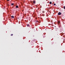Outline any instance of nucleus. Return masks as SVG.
<instances>
[{"label": "nucleus", "instance_id": "nucleus-1", "mask_svg": "<svg viewBox=\"0 0 65 65\" xmlns=\"http://www.w3.org/2000/svg\"><path fill=\"white\" fill-rule=\"evenodd\" d=\"M61 14H62V13H61L60 12H59L58 13V15H61Z\"/></svg>", "mask_w": 65, "mask_h": 65}, {"label": "nucleus", "instance_id": "nucleus-2", "mask_svg": "<svg viewBox=\"0 0 65 65\" xmlns=\"http://www.w3.org/2000/svg\"><path fill=\"white\" fill-rule=\"evenodd\" d=\"M11 18H12V19H14V16H11Z\"/></svg>", "mask_w": 65, "mask_h": 65}, {"label": "nucleus", "instance_id": "nucleus-3", "mask_svg": "<svg viewBox=\"0 0 65 65\" xmlns=\"http://www.w3.org/2000/svg\"><path fill=\"white\" fill-rule=\"evenodd\" d=\"M35 1H34L33 2V3H34V4H35Z\"/></svg>", "mask_w": 65, "mask_h": 65}, {"label": "nucleus", "instance_id": "nucleus-4", "mask_svg": "<svg viewBox=\"0 0 65 65\" xmlns=\"http://www.w3.org/2000/svg\"><path fill=\"white\" fill-rule=\"evenodd\" d=\"M50 4H52V2H50V3H49Z\"/></svg>", "mask_w": 65, "mask_h": 65}, {"label": "nucleus", "instance_id": "nucleus-5", "mask_svg": "<svg viewBox=\"0 0 65 65\" xmlns=\"http://www.w3.org/2000/svg\"><path fill=\"white\" fill-rule=\"evenodd\" d=\"M18 6H16V8H18Z\"/></svg>", "mask_w": 65, "mask_h": 65}, {"label": "nucleus", "instance_id": "nucleus-6", "mask_svg": "<svg viewBox=\"0 0 65 65\" xmlns=\"http://www.w3.org/2000/svg\"><path fill=\"white\" fill-rule=\"evenodd\" d=\"M29 26H30V25H29V24H27V27H29Z\"/></svg>", "mask_w": 65, "mask_h": 65}, {"label": "nucleus", "instance_id": "nucleus-7", "mask_svg": "<svg viewBox=\"0 0 65 65\" xmlns=\"http://www.w3.org/2000/svg\"><path fill=\"white\" fill-rule=\"evenodd\" d=\"M14 5V4L13 3L11 4L12 5Z\"/></svg>", "mask_w": 65, "mask_h": 65}, {"label": "nucleus", "instance_id": "nucleus-8", "mask_svg": "<svg viewBox=\"0 0 65 65\" xmlns=\"http://www.w3.org/2000/svg\"><path fill=\"white\" fill-rule=\"evenodd\" d=\"M13 34H11V36H13Z\"/></svg>", "mask_w": 65, "mask_h": 65}, {"label": "nucleus", "instance_id": "nucleus-9", "mask_svg": "<svg viewBox=\"0 0 65 65\" xmlns=\"http://www.w3.org/2000/svg\"><path fill=\"white\" fill-rule=\"evenodd\" d=\"M63 8H64V9H65V6H64L63 7Z\"/></svg>", "mask_w": 65, "mask_h": 65}, {"label": "nucleus", "instance_id": "nucleus-10", "mask_svg": "<svg viewBox=\"0 0 65 65\" xmlns=\"http://www.w3.org/2000/svg\"><path fill=\"white\" fill-rule=\"evenodd\" d=\"M54 5H56V4H54Z\"/></svg>", "mask_w": 65, "mask_h": 65}, {"label": "nucleus", "instance_id": "nucleus-11", "mask_svg": "<svg viewBox=\"0 0 65 65\" xmlns=\"http://www.w3.org/2000/svg\"><path fill=\"white\" fill-rule=\"evenodd\" d=\"M58 23H60V21H58Z\"/></svg>", "mask_w": 65, "mask_h": 65}, {"label": "nucleus", "instance_id": "nucleus-12", "mask_svg": "<svg viewBox=\"0 0 65 65\" xmlns=\"http://www.w3.org/2000/svg\"><path fill=\"white\" fill-rule=\"evenodd\" d=\"M7 1H9V0H7Z\"/></svg>", "mask_w": 65, "mask_h": 65}, {"label": "nucleus", "instance_id": "nucleus-13", "mask_svg": "<svg viewBox=\"0 0 65 65\" xmlns=\"http://www.w3.org/2000/svg\"><path fill=\"white\" fill-rule=\"evenodd\" d=\"M52 5H53V4H52Z\"/></svg>", "mask_w": 65, "mask_h": 65}, {"label": "nucleus", "instance_id": "nucleus-14", "mask_svg": "<svg viewBox=\"0 0 65 65\" xmlns=\"http://www.w3.org/2000/svg\"><path fill=\"white\" fill-rule=\"evenodd\" d=\"M18 19H19V18H18Z\"/></svg>", "mask_w": 65, "mask_h": 65}]
</instances>
